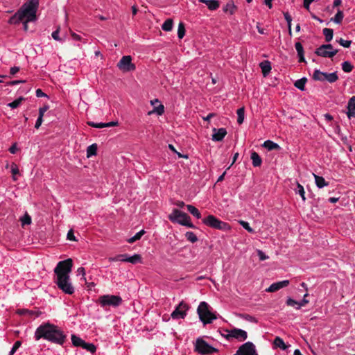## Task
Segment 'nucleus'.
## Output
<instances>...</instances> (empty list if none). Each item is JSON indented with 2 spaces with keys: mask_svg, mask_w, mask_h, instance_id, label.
<instances>
[{
  "mask_svg": "<svg viewBox=\"0 0 355 355\" xmlns=\"http://www.w3.org/2000/svg\"><path fill=\"white\" fill-rule=\"evenodd\" d=\"M72 268V260L66 259L58 262L54 269V282L58 288L64 294L71 295L75 293V287L70 277Z\"/></svg>",
  "mask_w": 355,
  "mask_h": 355,
  "instance_id": "obj_1",
  "label": "nucleus"
},
{
  "mask_svg": "<svg viewBox=\"0 0 355 355\" xmlns=\"http://www.w3.org/2000/svg\"><path fill=\"white\" fill-rule=\"evenodd\" d=\"M46 340L62 345L65 342L66 335L58 326L46 322Z\"/></svg>",
  "mask_w": 355,
  "mask_h": 355,
  "instance_id": "obj_2",
  "label": "nucleus"
},
{
  "mask_svg": "<svg viewBox=\"0 0 355 355\" xmlns=\"http://www.w3.org/2000/svg\"><path fill=\"white\" fill-rule=\"evenodd\" d=\"M39 0H28L18 10L24 19L26 21H35Z\"/></svg>",
  "mask_w": 355,
  "mask_h": 355,
  "instance_id": "obj_3",
  "label": "nucleus"
},
{
  "mask_svg": "<svg viewBox=\"0 0 355 355\" xmlns=\"http://www.w3.org/2000/svg\"><path fill=\"white\" fill-rule=\"evenodd\" d=\"M168 219L173 223H176L189 228L196 227L195 225L191 222V218L189 216L178 209H174L173 210L171 214L168 216Z\"/></svg>",
  "mask_w": 355,
  "mask_h": 355,
  "instance_id": "obj_4",
  "label": "nucleus"
},
{
  "mask_svg": "<svg viewBox=\"0 0 355 355\" xmlns=\"http://www.w3.org/2000/svg\"><path fill=\"white\" fill-rule=\"evenodd\" d=\"M197 311L200 320L204 324H210L217 318L216 315L211 311L209 306L205 302L200 303Z\"/></svg>",
  "mask_w": 355,
  "mask_h": 355,
  "instance_id": "obj_5",
  "label": "nucleus"
},
{
  "mask_svg": "<svg viewBox=\"0 0 355 355\" xmlns=\"http://www.w3.org/2000/svg\"><path fill=\"white\" fill-rule=\"evenodd\" d=\"M195 351L201 355H211L218 352V349L210 345L203 338L199 337L196 340L194 345Z\"/></svg>",
  "mask_w": 355,
  "mask_h": 355,
  "instance_id": "obj_6",
  "label": "nucleus"
},
{
  "mask_svg": "<svg viewBox=\"0 0 355 355\" xmlns=\"http://www.w3.org/2000/svg\"><path fill=\"white\" fill-rule=\"evenodd\" d=\"M202 223L205 225L216 230L224 231H230L231 230V227L228 223L218 219L213 215H209L207 217L203 218Z\"/></svg>",
  "mask_w": 355,
  "mask_h": 355,
  "instance_id": "obj_7",
  "label": "nucleus"
},
{
  "mask_svg": "<svg viewBox=\"0 0 355 355\" xmlns=\"http://www.w3.org/2000/svg\"><path fill=\"white\" fill-rule=\"evenodd\" d=\"M123 300L120 296L114 295H103L98 299V303L103 308L107 306L117 307L121 304Z\"/></svg>",
  "mask_w": 355,
  "mask_h": 355,
  "instance_id": "obj_8",
  "label": "nucleus"
},
{
  "mask_svg": "<svg viewBox=\"0 0 355 355\" xmlns=\"http://www.w3.org/2000/svg\"><path fill=\"white\" fill-rule=\"evenodd\" d=\"M313 78L317 81H327L329 83H334L338 80V76L337 75V72L336 71L332 73H327L322 72L319 69H315L313 74Z\"/></svg>",
  "mask_w": 355,
  "mask_h": 355,
  "instance_id": "obj_9",
  "label": "nucleus"
},
{
  "mask_svg": "<svg viewBox=\"0 0 355 355\" xmlns=\"http://www.w3.org/2000/svg\"><path fill=\"white\" fill-rule=\"evenodd\" d=\"M338 53L337 49H334L331 44H322L316 49L315 53L323 58H333Z\"/></svg>",
  "mask_w": 355,
  "mask_h": 355,
  "instance_id": "obj_10",
  "label": "nucleus"
},
{
  "mask_svg": "<svg viewBox=\"0 0 355 355\" xmlns=\"http://www.w3.org/2000/svg\"><path fill=\"white\" fill-rule=\"evenodd\" d=\"M116 66L123 72L133 71L136 69L135 64L132 62V57L130 55L123 56Z\"/></svg>",
  "mask_w": 355,
  "mask_h": 355,
  "instance_id": "obj_11",
  "label": "nucleus"
},
{
  "mask_svg": "<svg viewBox=\"0 0 355 355\" xmlns=\"http://www.w3.org/2000/svg\"><path fill=\"white\" fill-rule=\"evenodd\" d=\"M109 259L110 261H123L129 262L133 264L141 262V255L137 254H135L132 256H129L127 254H121L114 257H110Z\"/></svg>",
  "mask_w": 355,
  "mask_h": 355,
  "instance_id": "obj_12",
  "label": "nucleus"
},
{
  "mask_svg": "<svg viewBox=\"0 0 355 355\" xmlns=\"http://www.w3.org/2000/svg\"><path fill=\"white\" fill-rule=\"evenodd\" d=\"M234 355H257L255 346L252 342L243 344Z\"/></svg>",
  "mask_w": 355,
  "mask_h": 355,
  "instance_id": "obj_13",
  "label": "nucleus"
},
{
  "mask_svg": "<svg viewBox=\"0 0 355 355\" xmlns=\"http://www.w3.org/2000/svg\"><path fill=\"white\" fill-rule=\"evenodd\" d=\"M188 309V305L186 303L181 302L171 313V318L175 320L183 319L187 315V311Z\"/></svg>",
  "mask_w": 355,
  "mask_h": 355,
  "instance_id": "obj_14",
  "label": "nucleus"
},
{
  "mask_svg": "<svg viewBox=\"0 0 355 355\" xmlns=\"http://www.w3.org/2000/svg\"><path fill=\"white\" fill-rule=\"evenodd\" d=\"M248 337L247 332L241 329L234 328L228 331V334L227 338L230 339V338H236L239 341H243L246 340Z\"/></svg>",
  "mask_w": 355,
  "mask_h": 355,
  "instance_id": "obj_15",
  "label": "nucleus"
},
{
  "mask_svg": "<svg viewBox=\"0 0 355 355\" xmlns=\"http://www.w3.org/2000/svg\"><path fill=\"white\" fill-rule=\"evenodd\" d=\"M289 280H283L277 282L272 283L268 288L266 289L268 293H273L280 290L282 288L286 287L289 285Z\"/></svg>",
  "mask_w": 355,
  "mask_h": 355,
  "instance_id": "obj_16",
  "label": "nucleus"
},
{
  "mask_svg": "<svg viewBox=\"0 0 355 355\" xmlns=\"http://www.w3.org/2000/svg\"><path fill=\"white\" fill-rule=\"evenodd\" d=\"M214 134L212 135V140L215 141H220L227 135V131L225 128H221L219 129L214 128Z\"/></svg>",
  "mask_w": 355,
  "mask_h": 355,
  "instance_id": "obj_17",
  "label": "nucleus"
},
{
  "mask_svg": "<svg viewBox=\"0 0 355 355\" xmlns=\"http://www.w3.org/2000/svg\"><path fill=\"white\" fill-rule=\"evenodd\" d=\"M347 115L349 119L355 118V96H352L347 103Z\"/></svg>",
  "mask_w": 355,
  "mask_h": 355,
  "instance_id": "obj_18",
  "label": "nucleus"
},
{
  "mask_svg": "<svg viewBox=\"0 0 355 355\" xmlns=\"http://www.w3.org/2000/svg\"><path fill=\"white\" fill-rule=\"evenodd\" d=\"M199 2L206 4L210 10H216L220 6L218 0H198Z\"/></svg>",
  "mask_w": 355,
  "mask_h": 355,
  "instance_id": "obj_19",
  "label": "nucleus"
},
{
  "mask_svg": "<svg viewBox=\"0 0 355 355\" xmlns=\"http://www.w3.org/2000/svg\"><path fill=\"white\" fill-rule=\"evenodd\" d=\"M16 313L20 315H28L30 317L34 316V318L37 317L42 313L41 311H29L26 309H17Z\"/></svg>",
  "mask_w": 355,
  "mask_h": 355,
  "instance_id": "obj_20",
  "label": "nucleus"
},
{
  "mask_svg": "<svg viewBox=\"0 0 355 355\" xmlns=\"http://www.w3.org/2000/svg\"><path fill=\"white\" fill-rule=\"evenodd\" d=\"M263 146L268 150H280L281 147L277 143L273 142L271 140H266L264 141Z\"/></svg>",
  "mask_w": 355,
  "mask_h": 355,
  "instance_id": "obj_21",
  "label": "nucleus"
},
{
  "mask_svg": "<svg viewBox=\"0 0 355 355\" xmlns=\"http://www.w3.org/2000/svg\"><path fill=\"white\" fill-rule=\"evenodd\" d=\"M223 10L225 13H228L230 15H233V14H234L236 10V6H235V4L233 1H229L223 7Z\"/></svg>",
  "mask_w": 355,
  "mask_h": 355,
  "instance_id": "obj_22",
  "label": "nucleus"
},
{
  "mask_svg": "<svg viewBox=\"0 0 355 355\" xmlns=\"http://www.w3.org/2000/svg\"><path fill=\"white\" fill-rule=\"evenodd\" d=\"M313 176L315 178V184L318 188L321 189L329 184V183L324 180L323 177L317 175L315 174H313Z\"/></svg>",
  "mask_w": 355,
  "mask_h": 355,
  "instance_id": "obj_23",
  "label": "nucleus"
},
{
  "mask_svg": "<svg viewBox=\"0 0 355 355\" xmlns=\"http://www.w3.org/2000/svg\"><path fill=\"white\" fill-rule=\"evenodd\" d=\"M250 158L252 159L253 166L258 167V166H261V164L262 163V160H261V157L259 155V154L257 153L252 152L251 153Z\"/></svg>",
  "mask_w": 355,
  "mask_h": 355,
  "instance_id": "obj_24",
  "label": "nucleus"
},
{
  "mask_svg": "<svg viewBox=\"0 0 355 355\" xmlns=\"http://www.w3.org/2000/svg\"><path fill=\"white\" fill-rule=\"evenodd\" d=\"M24 20V19L19 13V10H17V12L9 19L8 23L10 24H17Z\"/></svg>",
  "mask_w": 355,
  "mask_h": 355,
  "instance_id": "obj_25",
  "label": "nucleus"
},
{
  "mask_svg": "<svg viewBox=\"0 0 355 355\" xmlns=\"http://www.w3.org/2000/svg\"><path fill=\"white\" fill-rule=\"evenodd\" d=\"M34 338L36 340L44 338V323L41 324L36 329Z\"/></svg>",
  "mask_w": 355,
  "mask_h": 355,
  "instance_id": "obj_26",
  "label": "nucleus"
},
{
  "mask_svg": "<svg viewBox=\"0 0 355 355\" xmlns=\"http://www.w3.org/2000/svg\"><path fill=\"white\" fill-rule=\"evenodd\" d=\"M294 191L295 194H299L303 202H305V191L302 185H301L299 182H297L296 188L294 189Z\"/></svg>",
  "mask_w": 355,
  "mask_h": 355,
  "instance_id": "obj_27",
  "label": "nucleus"
},
{
  "mask_svg": "<svg viewBox=\"0 0 355 355\" xmlns=\"http://www.w3.org/2000/svg\"><path fill=\"white\" fill-rule=\"evenodd\" d=\"M260 67L264 76L268 75L271 70V65L269 61H264L260 63Z\"/></svg>",
  "mask_w": 355,
  "mask_h": 355,
  "instance_id": "obj_28",
  "label": "nucleus"
},
{
  "mask_svg": "<svg viewBox=\"0 0 355 355\" xmlns=\"http://www.w3.org/2000/svg\"><path fill=\"white\" fill-rule=\"evenodd\" d=\"M187 208L189 213L192 214L194 217H196L198 219L201 218V214L196 207L191 205H188L187 206Z\"/></svg>",
  "mask_w": 355,
  "mask_h": 355,
  "instance_id": "obj_29",
  "label": "nucleus"
},
{
  "mask_svg": "<svg viewBox=\"0 0 355 355\" xmlns=\"http://www.w3.org/2000/svg\"><path fill=\"white\" fill-rule=\"evenodd\" d=\"M164 112V106L162 104H159L158 106H155L153 110L148 112V114H157L158 116H161Z\"/></svg>",
  "mask_w": 355,
  "mask_h": 355,
  "instance_id": "obj_30",
  "label": "nucleus"
},
{
  "mask_svg": "<svg viewBox=\"0 0 355 355\" xmlns=\"http://www.w3.org/2000/svg\"><path fill=\"white\" fill-rule=\"evenodd\" d=\"M307 81L306 78L303 77L299 80H297L294 84L295 87L301 91H304L305 88V84Z\"/></svg>",
  "mask_w": 355,
  "mask_h": 355,
  "instance_id": "obj_31",
  "label": "nucleus"
},
{
  "mask_svg": "<svg viewBox=\"0 0 355 355\" xmlns=\"http://www.w3.org/2000/svg\"><path fill=\"white\" fill-rule=\"evenodd\" d=\"M322 33L324 35L326 42H329L332 40L334 36L333 29L325 28L323 29Z\"/></svg>",
  "mask_w": 355,
  "mask_h": 355,
  "instance_id": "obj_32",
  "label": "nucleus"
},
{
  "mask_svg": "<svg viewBox=\"0 0 355 355\" xmlns=\"http://www.w3.org/2000/svg\"><path fill=\"white\" fill-rule=\"evenodd\" d=\"M71 342L72 344L76 347H83V344H85V341L80 338V337L72 335L71 336Z\"/></svg>",
  "mask_w": 355,
  "mask_h": 355,
  "instance_id": "obj_33",
  "label": "nucleus"
},
{
  "mask_svg": "<svg viewBox=\"0 0 355 355\" xmlns=\"http://www.w3.org/2000/svg\"><path fill=\"white\" fill-rule=\"evenodd\" d=\"M97 151V144H93L90 146H89L87 148V157H90L92 156H94L96 154Z\"/></svg>",
  "mask_w": 355,
  "mask_h": 355,
  "instance_id": "obj_34",
  "label": "nucleus"
},
{
  "mask_svg": "<svg viewBox=\"0 0 355 355\" xmlns=\"http://www.w3.org/2000/svg\"><path fill=\"white\" fill-rule=\"evenodd\" d=\"M274 345L277 347H279L280 349L285 350L287 348L284 341L280 337H276L274 340Z\"/></svg>",
  "mask_w": 355,
  "mask_h": 355,
  "instance_id": "obj_35",
  "label": "nucleus"
},
{
  "mask_svg": "<svg viewBox=\"0 0 355 355\" xmlns=\"http://www.w3.org/2000/svg\"><path fill=\"white\" fill-rule=\"evenodd\" d=\"M44 114V107H42L39 110V116H38L37 120V121L35 123V127L36 128H39L41 126V125H42V123L43 122Z\"/></svg>",
  "mask_w": 355,
  "mask_h": 355,
  "instance_id": "obj_36",
  "label": "nucleus"
},
{
  "mask_svg": "<svg viewBox=\"0 0 355 355\" xmlns=\"http://www.w3.org/2000/svg\"><path fill=\"white\" fill-rule=\"evenodd\" d=\"M173 21L171 19H167L162 24V28L164 31H171L173 28Z\"/></svg>",
  "mask_w": 355,
  "mask_h": 355,
  "instance_id": "obj_37",
  "label": "nucleus"
},
{
  "mask_svg": "<svg viewBox=\"0 0 355 355\" xmlns=\"http://www.w3.org/2000/svg\"><path fill=\"white\" fill-rule=\"evenodd\" d=\"M144 234H145V231L144 230H141L139 232H138L137 233H136L135 235H134L133 236L130 238L128 240V242L129 243H133L134 242L139 240Z\"/></svg>",
  "mask_w": 355,
  "mask_h": 355,
  "instance_id": "obj_38",
  "label": "nucleus"
},
{
  "mask_svg": "<svg viewBox=\"0 0 355 355\" xmlns=\"http://www.w3.org/2000/svg\"><path fill=\"white\" fill-rule=\"evenodd\" d=\"M344 17L343 12L341 10H338L334 17L331 19L336 24H341Z\"/></svg>",
  "mask_w": 355,
  "mask_h": 355,
  "instance_id": "obj_39",
  "label": "nucleus"
},
{
  "mask_svg": "<svg viewBox=\"0 0 355 355\" xmlns=\"http://www.w3.org/2000/svg\"><path fill=\"white\" fill-rule=\"evenodd\" d=\"M237 114V122L239 124L243 123L244 121V116H245V110L243 107H241L237 110L236 111Z\"/></svg>",
  "mask_w": 355,
  "mask_h": 355,
  "instance_id": "obj_40",
  "label": "nucleus"
},
{
  "mask_svg": "<svg viewBox=\"0 0 355 355\" xmlns=\"http://www.w3.org/2000/svg\"><path fill=\"white\" fill-rule=\"evenodd\" d=\"M185 237L192 243L197 242L198 240L197 236L193 232H187L185 233Z\"/></svg>",
  "mask_w": 355,
  "mask_h": 355,
  "instance_id": "obj_41",
  "label": "nucleus"
},
{
  "mask_svg": "<svg viewBox=\"0 0 355 355\" xmlns=\"http://www.w3.org/2000/svg\"><path fill=\"white\" fill-rule=\"evenodd\" d=\"M353 68V65L349 61H345L342 63V69L346 73L351 72Z\"/></svg>",
  "mask_w": 355,
  "mask_h": 355,
  "instance_id": "obj_42",
  "label": "nucleus"
},
{
  "mask_svg": "<svg viewBox=\"0 0 355 355\" xmlns=\"http://www.w3.org/2000/svg\"><path fill=\"white\" fill-rule=\"evenodd\" d=\"M24 100L23 97H19L15 100L14 101L8 104V106L11 107L12 109L17 108L19 106V105L21 103V102Z\"/></svg>",
  "mask_w": 355,
  "mask_h": 355,
  "instance_id": "obj_43",
  "label": "nucleus"
},
{
  "mask_svg": "<svg viewBox=\"0 0 355 355\" xmlns=\"http://www.w3.org/2000/svg\"><path fill=\"white\" fill-rule=\"evenodd\" d=\"M184 34H185L184 25L182 22H180L178 25V36L180 39H182L184 36Z\"/></svg>",
  "mask_w": 355,
  "mask_h": 355,
  "instance_id": "obj_44",
  "label": "nucleus"
},
{
  "mask_svg": "<svg viewBox=\"0 0 355 355\" xmlns=\"http://www.w3.org/2000/svg\"><path fill=\"white\" fill-rule=\"evenodd\" d=\"M239 223L248 232H250V233L254 232V230L250 226V224L248 222L244 221V220H239Z\"/></svg>",
  "mask_w": 355,
  "mask_h": 355,
  "instance_id": "obj_45",
  "label": "nucleus"
},
{
  "mask_svg": "<svg viewBox=\"0 0 355 355\" xmlns=\"http://www.w3.org/2000/svg\"><path fill=\"white\" fill-rule=\"evenodd\" d=\"M83 349H87V351L92 352V353H94L96 352V347L94 344L92 343H86L85 342V344H83V347H82Z\"/></svg>",
  "mask_w": 355,
  "mask_h": 355,
  "instance_id": "obj_46",
  "label": "nucleus"
},
{
  "mask_svg": "<svg viewBox=\"0 0 355 355\" xmlns=\"http://www.w3.org/2000/svg\"><path fill=\"white\" fill-rule=\"evenodd\" d=\"M11 173L12 174V179L14 181L17 180L15 177L16 175L19 174V171L16 164L12 163L11 164Z\"/></svg>",
  "mask_w": 355,
  "mask_h": 355,
  "instance_id": "obj_47",
  "label": "nucleus"
},
{
  "mask_svg": "<svg viewBox=\"0 0 355 355\" xmlns=\"http://www.w3.org/2000/svg\"><path fill=\"white\" fill-rule=\"evenodd\" d=\"M21 225L22 226H24L26 225H30L31 223V216L28 214H26L21 218Z\"/></svg>",
  "mask_w": 355,
  "mask_h": 355,
  "instance_id": "obj_48",
  "label": "nucleus"
},
{
  "mask_svg": "<svg viewBox=\"0 0 355 355\" xmlns=\"http://www.w3.org/2000/svg\"><path fill=\"white\" fill-rule=\"evenodd\" d=\"M308 295V293H305L304 295L303 299L301 301H300L299 306L295 307L296 309H300L301 307L305 306L306 304L309 303V300L306 299Z\"/></svg>",
  "mask_w": 355,
  "mask_h": 355,
  "instance_id": "obj_49",
  "label": "nucleus"
},
{
  "mask_svg": "<svg viewBox=\"0 0 355 355\" xmlns=\"http://www.w3.org/2000/svg\"><path fill=\"white\" fill-rule=\"evenodd\" d=\"M337 42L339 43L340 45L345 48H349L352 43V41L345 40L343 38H340L338 40H337Z\"/></svg>",
  "mask_w": 355,
  "mask_h": 355,
  "instance_id": "obj_50",
  "label": "nucleus"
},
{
  "mask_svg": "<svg viewBox=\"0 0 355 355\" xmlns=\"http://www.w3.org/2000/svg\"><path fill=\"white\" fill-rule=\"evenodd\" d=\"M286 303L288 306H293L295 308L296 306H299L300 301L298 302L291 297H288Z\"/></svg>",
  "mask_w": 355,
  "mask_h": 355,
  "instance_id": "obj_51",
  "label": "nucleus"
},
{
  "mask_svg": "<svg viewBox=\"0 0 355 355\" xmlns=\"http://www.w3.org/2000/svg\"><path fill=\"white\" fill-rule=\"evenodd\" d=\"M88 125L91 127L96 128H105V123H95V122H88Z\"/></svg>",
  "mask_w": 355,
  "mask_h": 355,
  "instance_id": "obj_52",
  "label": "nucleus"
},
{
  "mask_svg": "<svg viewBox=\"0 0 355 355\" xmlns=\"http://www.w3.org/2000/svg\"><path fill=\"white\" fill-rule=\"evenodd\" d=\"M21 345V342L19 340H17L15 343L13 345L9 355H13L15 352L17 350V349Z\"/></svg>",
  "mask_w": 355,
  "mask_h": 355,
  "instance_id": "obj_53",
  "label": "nucleus"
},
{
  "mask_svg": "<svg viewBox=\"0 0 355 355\" xmlns=\"http://www.w3.org/2000/svg\"><path fill=\"white\" fill-rule=\"evenodd\" d=\"M295 47L297 53V55L304 53V49L300 42H296L295 44Z\"/></svg>",
  "mask_w": 355,
  "mask_h": 355,
  "instance_id": "obj_54",
  "label": "nucleus"
},
{
  "mask_svg": "<svg viewBox=\"0 0 355 355\" xmlns=\"http://www.w3.org/2000/svg\"><path fill=\"white\" fill-rule=\"evenodd\" d=\"M67 238L69 241H76V236H74L73 230L71 229L70 230H69V232H67Z\"/></svg>",
  "mask_w": 355,
  "mask_h": 355,
  "instance_id": "obj_55",
  "label": "nucleus"
},
{
  "mask_svg": "<svg viewBox=\"0 0 355 355\" xmlns=\"http://www.w3.org/2000/svg\"><path fill=\"white\" fill-rule=\"evenodd\" d=\"M284 18L288 24V28L291 26L292 17L288 12H284Z\"/></svg>",
  "mask_w": 355,
  "mask_h": 355,
  "instance_id": "obj_56",
  "label": "nucleus"
},
{
  "mask_svg": "<svg viewBox=\"0 0 355 355\" xmlns=\"http://www.w3.org/2000/svg\"><path fill=\"white\" fill-rule=\"evenodd\" d=\"M51 36L56 41H59V42L62 41V39L59 36V28H58L55 31H53L51 34Z\"/></svg>",
  "mask_w": 355,
  "mask_h": 355,
  "instance_id": "obj_57",
  "label": "nucleus"
},
{
  "mask_svg": "<svg viewBox=\"0 0 355 355\" xmlns=\"http://www.w3.org/2000/svg\"><path fill=\"white\" fill-rule=\"evenodd\" d=\"M77 275H81L83 277V278L84 279V280H86V278H85V270L84 268L83 267H80L78 268L77 270Z\"/></svg>",
  "mask_w": 355,
  "mask_h": 355,
  "instance_id": "obj_58",
  "label": "nucleus"
},
{
  "mask_svg": "<svg viewBox=\"0 0 355 355\" xmlns=\"http://www.w3.org/2000/svg\"><path fill=\"white\" fill-rule=\"evenodd\" d=\"M315 0H304V7L306 10H309L310 4Z\"/></svg>",
  "mask_w": 355,
  "mask_h": 355,
  "instance_id": "obj_59",
  "label": "nucleus"
},
{
  "mask_svg": "<svg viewBox=\"0 0 355 355\" xmlns=\"http://www.w3.org/2000/svg\"><path fill=\"white\" fill-rule=\"evenodd\" d=\"M19 71V67H13L10 68V73L11 75H15Z\"/></svg>",
  "mask_w": 355,
  "mask_h": 355,
  "instance_id": "obj_60",
  "label": "nucleus"
},
{
  "mask_svg": "<svg viewBox=\"0 0 355 355\" xmlns=\"http://www.w3.org/2000/svg\"><path fill=\"white\" fill-rule=\"evenodd\" d=\"M245 318L247 320H248V321H250V322H257V320H256V318H255L254 317H253V316H252V315H246L245 316Z\"/></svg>",
  "mask_w": 355,
  "mask_h": 355,
  "instance_id": "obj_61",
  "label": "nucleus"
},
{
  "mask_svg": "<svg viewBox=\"0 0 355 355\" xmlns=\"http://www.w3.org/2000/svg\"><path fill=\"white\" fill-rule=\"evenodd\" d=\"M117 125H118L117 121H111V122L105 123V128L113 127V126H116Z\"/></svg>",
  "mask_w": 355,
  "mask_h": 355,
  "instance_id": "obj_62",
  "label": "nucleus"
},
{
  "mask_svg": "<svg viewBox=\"0 0 355 355\" xmlns=\"http://www.w3.org/2000/svg\"><path fill=\"white\" fill-rule=\"evenodd\" d=\"M17 146L15 144L12 145L10 148H9V151L10 153L12 154H15L16 152H17Z\"/></svg>",
  "mask_w": 355,
  "mask_h": 355,
  "instance_id": "obj_63",
  "label": "nucleus"
},
{
  "mask_svg": "<svg viewBox=\"0 0 355 355\" xmlns=\"http://www.w3.org/2000/svg\"><path fill=\"white\" fill-rule=\"evenodd\" d=\"M36 95L37 97H42V96H44V93L43 92V91L41 89H38L36 91Z\"/></svg>",
  "mask_w": 355,
  "mask_h": 355,
  "instance_id": "obj_64",
  "label": "nucleus"
}]
</instances>
